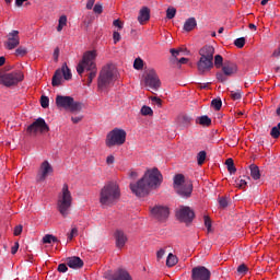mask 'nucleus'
Instances as JSON below:
<instances>
[{
  "mask_svg": "<svg viewBox=\"0 0 280 280\" xmlns=\"http://www.w3.org/2000/svg\"><path fill=\"white\" fill-rule=\"evenodd\" d=\"M163 183V174L159 168L147 170L143 177L137 183L130 184V189L138 198H144L152 189H159Z\"/></svg>",
  "mask_w": 280,
  "mask_h": 280,
  "instance_id": "obj_1",
  "label": "nucleus"
},
{
  "mask_svg": "<svg viewBox=\"0 0 280 280\" xmlns=\"http://www.w3.org/2000/svg\"><path fill=\"white\" fill-rule=\"evenodd\" d=\"M97 58V50H88L83 54L82 59L77 66V72L82 75L84 71H89L88 86L93 83V80L97 77V65L95 60Z\"/></svg>",
  "mask_w": 280,
  "mask_h": 280,
  "instance_id": "obj_2",
  "label": "nucleus"
},
{
  "mask_svg": "<svg viewBox=\"0 0 280 280\" xmlns=\"http://www.w3.org/2000/svg\"><path fill=\"white\" fill-rule=\"evenodd\" d=\"M121 198V189L116 182H108L100 191V203L103 207H113Z\"/></svg>",
  "mask_w": 280,
  "mask_h": 280,
  "instance_id": "obj_3",
  "label": "nucleus"
},
{
  "mask_svg": "<svg viewBox=\"0 0 280 280\" xmlns=\"http://www.w3.org/2000/svg\"><path fill=\"white\" fill-rule=\"evenodd\" d=\"M71 205H73V196L71 195V190H69V185L63 184L61 191L57 197V211H59L62 218L69 215Z\"/></svg>",
  "mask_w": 280,
  "mask_h": 280,
  "instance_id": "obj_4",
  "label": "nucleus"
},
{
  "mask_svg": "<svg viewBox=\"0 0 280 280\" xmlns=\"http://www.w3.org/2000/svg\"><path fill=\"white\" fill-rule=\"evenodd\" d=\"M116 80L117 69L113 65H106L102 68L100 72L97 88L101 91H104V89H108V86L115 84Z\"/></svg>",
  "mask_w": 280,
  "mask_h": 280,
  "instance_id": "obj_5",
  "label": "nucleus"
},
{
  "mask_svg": "<svg viewBox=\"0 0 280 280\" xmlns=\"http://www.w3.org/2000/svg\"><path fill=\"white\" fill-rule=\"evenodd\" d=\"M173 187L182 198H190L194 191V184L191 182H185V175L183 174L174 176Z\"/></svg>",
  "mask_w": 280,
  "mask_h": 280,
  "instance_id": "obj_6",
  "label": "nucleus"
},
{
  "mask_svg": "<svg viewBox=\"0 0 280 280\" xmlns=\"http://www.w3.org/2000/svg\"><path fill=\"white\" fill-rule=\"evenodd\" d=\"M55 102L58 108H63L70 113H80V110H82V104L75 102L71 96H62L58 94Z\"/></svg>",
  "mask_w": 280,
  "mask_h": 280,
  "instance_id": "obj_7",
  "label": "nucleus"
},
{
  "mask_svg": "<svg viewBox=\"0 0 280 280\" xmlns=\"http://www.w3.org/2000/svg\"><path fill=\"white\" fill-rule=\"evenodd\" d=\"M126 130L120 128H114L109 131L105 139L106 148H115V145H124L126 143Z\"/></svg>",
  "mask_w": 280,
  "mask_h": 280,
  "instance_id": "obj_8",
  "label": "nucleus"
},
{
  "mask_svg": "<svg viewBox=\"0 0 280 280\" xmlns=\"http://www.w3.org/2000/svg\"><path fill=\"white\" fill-rule=\"evenodd\" d=\"M23 80H25V74H23V71L21 70L5 74L0 72V84H3V86H16V84H19V82H23Z\"/></svg>",
  "mask_w": 280,
  "mask_h": 280,
  "instance_id": "obj_9",
  "label": "nucleus"
},
{
  "mask_svg": "<svg viewBox=\"0 0 280 280\" xmlns=\"http://www.w3.org/2000/svg\"><path fill=\"white\" fill-rule=\"evenodd\" d=\"M144 86L152 89V91H159L161 89V79L154 69H149L143 74Z\"/></svg>",
  "mask_w": 280,
  "mask_h": 280,
  "instance_id": "obj_10",
  "label": "nucleus"
},
{
  "mask_svg": "<svg viewBox=\"0 0 280 280\" xmlns=\"http://www.w3.org/2000/svg\"><path fill=\"white\" fill-rule=\"evenodd\" d=\"M176 218L179 222H184L185 224H191L194 222V218H196V213L194 210L187 206H182L176 211Z\"/></svg>",
  "mask_w": 280,
  "mask_h": 280,
  "instance_id": "obj_11",
  "label": "nucleus"
},
{
  "mask_svg": "<svg viewBox=\"0 0 280 280\" xmlns=\"http://www.w3.org/2000/svg\"><path fill=\"white\" fill-rule=\"evenodd\" d=\"M28 135H43V132H49V126L43 118H37L33 124L27 127Z\"/></svg>",
  "mask_w": 280,
  "mask_h": 280,
  "instance_id": "obj_12",
  "label": "nucleus"
},
{
  "mask_svg": "<svg viewBox=\"0 0 280 280\" xmlns=\"http://www.w3.org/2000/svg\"><path fill=\"white\" fill-rule=\"evenodd\" d=\"M21 45V36L19 35V31L13 30L7 35V40L4 42L5 49L12 51V49H16Z\"/></svg>",
  "mask_w": 280,
  "mask_h": 280,
  "instance_id": "obj_13",
  "label": "nucleus"
},
{
  "mask_svg": "<svg viewBox=\"0 0 280 280\" xmlns=\"http://www.w3.org/2000/svg\"><path fill=\"white\" fill-rule=\"evenodd\" d=\"M191 280H211V271L205 266L191 269Z\"/></svg>",
  "mask_w": 280,
  "mask_h": 280,
  "instance_id": "obj_14",
  "label": "nucleus"
},
{
  "mask_svg": "<svg viewBox=\"0 0 280 280\" xmlns=\"http://www.w3.org/2000/svg\"><path fill=\"white\" fill-rule=\"evenodd\" d=\"M151 215L159 220V222H165L170 218V208L165 206H155L151 209Z\"/></svg>",
  "mask_w": 280,
  "mask_h": 280,
  "instance_id": "obj_15",
  "label": "nucleus"
},
{
  "mask_svg": "<svg viewBox=\"0 0 280 280\" xmlns=\"http://www.w3.org/2000/svg\"><path fill=\"white\" fill-rule=\"evenodd\" d=\"M54 173V167L49 164L48 161H44L39 167V172L37 175V180H45L49 174Z\"/></svg>",
  "mask_w": 280,
  "mask_h": 280,
  "instance_id": "obj_16",
  "label": "nucleus"
},
{
  "mask_svg": "<svg viewBox=\"0 0 280 280\" xmlns=\"http://www.w3.org/2000/svg\"><path fill=\"white\" fill-rule=\"evenodd\" d=\"M197 68L199 73H207V71L213 69V59L200 57L199 61L197 62Z\"/></svg>",
  "mask_w": 280,
  "mask_h": 280,
  "instance_id": "obj_17",
  "label": "nucleus"
},
{
  "mask_svg": "<svg viewBox=\"0 0 280 280\" xmlns=\"http://www.w3.org/2000/svg\"><path fill=\"white\" fill-rule=\"evenodd\" d=\"M115 242H116V248H124L126 244L128 243V235L121 230H117L114 234Z\"/></svg>",
  "mask_w": 280,
  "mask_h": 280,
  "instance_id": "obj_18",
  "label": "nucleus"
},
{
  "mask_svg": "<svg viewBox=\"0 0 280 280\" xmlns=\"http://www.w3.org/2000/svg\"><path fill=\"white\" fill-rule=\"evenodd\" d=\"M222 71L224 72V75H235V73H237V63L233 61H224Z\"/></svg>",
  "mask_w": 280,
  "mask_h": 280,
  "instance_id": "obj_19",
  "label": "nucleus"
},
{
  "mask_svg": "<svg viewBox=\"0 0 280 280\" xmlns=\"http://www.w3.org/2000/svg\"><path fill=\"white\" fill-rule=\"evenodd\" d=\"M106 279L109 280H132V277H130V273L124 269H119L115 272L114 276H105Z\"/></svg>",
  "mask_w": 280,
  "mask_h": 280,
  "instance_id": "obj_20",
  "label": "nucleus"
},
{
  "mask_svg": "<svg viewBox=\"0 0 280 280\" xmlns=\"http://www.w3.org/2000/svg\"><path fill=\"white\" fill-rule=\"evenodd\" d=\"M215 54V48L211 45H206L199 50V56L202 58H208L210 60H213V56Z\"/></svg>",
  "mask_w": 280,
  "mask_h": 280,
  "instance_id": "obj_21",
  "label": "nucleus"
},
{
  "mask_svg": "<svg viewBox=\"0 0 280 280\" xmlns=\"http://www.w3.org/2000/svg\"><path fill=\"white\" fill-rule=\"evenodd\" d=\"M67 266H69V268L78 270L84 266V261L81 260V258L78 256H72L67 258Z\"/></svg>",
  "mask_w": 280,
  "mask_h": 280,
  "instance_id": "obj_22",
  "label": "nucleus"
},
{
  "mask_svg": "<svg viewBox=\"0 0 280 280\" xmlns=\"http://www.w3.org/2000/svg\"><path fill=\"white\" fill-rule=\"evenodd\" d=\"M147 21H150V9L148 7H143L138 15V22L140 25H144Z\"/></svg>",
  "mask_w": 280,
  "mask_h": 280,
  "instance_id": "obj_23",
  "label": "nucleus"
},
{
  "mask_svg": "<svg viewBox=\"0 0 280 280\" xmlns=\"http://www.w3.org/2000/svg\"><path fill=\"white\" fill-rule=\"evenodd\" d=\"M62 71L60 70H56L54 77H52V81H51V85L52 86H60L62 85Z\"/></svg>",
  "mask_w": 280,
  "mask_h": 280,
  "instance_id": "obj_24",
  "label": "nucleus"
},
{
  "mask_svg": "<svg viewBox=\"0 0 280 280\" xmlns=\"http://www.w3.org/2000/svg\"><path fill=\"white\" fill-rule=\"evenodd\" d=\"M197 25H198V23L196 22V19L190 18V19L186 20V22L184 23V31L191 32Z\"/></svg>",
  "mask_w": 280,
  "mask_h": 280,
  "instance_id": "obj_25",
  "label": "nucleus"
},
{
  "mask_svg": "<svg viewBox=\"0 0 280 280\" xmlns=\"http://www.w3.org/2000/svg\"><path fill=\"white\" fill-rule=\"evenodd\" d=\"M250 170V176L254 178V180H259L261 178V173L259 172V166L252 164L249 166Z\"/></svg>",
  "mask_w": 280,
  "mask_h": 280,
  "instance_id": "obj_26",
  "label": "nucleus"
},
{
  "mask_svg": "<svg viewBox=\"0 0 280 280\" xmlns=\"http://www.w3.org/2000/svg\"><path fill=\"white\" fill-rule=\"evenodd\" d=\"M178 264V257L172 253L168 254L166 258V266L167 268H174Z\"/></svg>",
  "mask_w": 280,
  "mask_h": 280,
  "instance_id": "obj_27",
  "label": "nucleus"
},
{
  "mask_svg": "<svg viewBox=\"0 0 280 280\" xmlns=\"http://www.w3.org/2000/svg\"><path fill=\"white\" fill-rule=\"evenodd\" d=\"M93 21H94L93 15H92V14H86V15L83 18L82 26H83L85 30H89V27H91V25L93 24Z\"/></svg>",
  "mask_w": 280,
  "mask_h": 280,
  "instance_id": "obj_28",
  "label": "nucleus"
},
{
  "mask_svg": "<svg viewBox=\"0 0 280 280\" xmlns=\"http://www.w3.org/2000/svg\"><path fill=\"white\" fill-rule=\"evenodd\" d=\"M67 15H61L58 20V25H57V32H62V30H65V27H67Z\"/></svg>",
  "mask_w": 280,
  "mask_h": 280,
  "instance_id": "obj_29",
  "label": "nucleus"
},
{
  "mask_svg": "<svg viewBox=\"0 0 280 280\" xmlns=\"http://www.w3.org/2000/svg\"><path fill=\"white\" fill-rule=\"evenodd\" d=\"M61 75H63V80H71L72 74H71V69L65 63L61 68Z\"/></svg>",
  "mask_w": 280,
  "mask_h": 280,
  "instance_id": "obj_30",
  "label": "nucleus"
},
{
  "mask_svg": "<svg viewBox=\"0 0 280 280\" xmlns=\"http://www.w3.org/2000/svg\"><path fill=\"white\" fill-rule=\"evenodd\" d=\"M140 113L143 117H152V115H154V110H152V107L148 105H143L140 109Z\"/></svg>",
  "mask_w": 280,
  "mask_h": 280,
  "instance_id": "obj_31",
  "label": "nucleus"
},
{
  "mask_svg": "<svg viewBox=\"0 0 280 280\" xmlns=\"http://www.w3.org/2000/svg\"><path fill=\"white\" fill-rule=\"evenodd\" d=\"M225 165L230 174H235V172H237V168H235V163L233 162V159H228L225 161Z\"/></svg>",
  "mask_w": 280,
  "mask_h": 280,
  "instance_id": "obj_32",
  "label": "nucleus"
},
{
  "mask_svg": "<svg viewBox=\"0 0 280 280\" xmlns=\"http://www.w3.org/2000/svg\"><path fill=\"white\" fill-rule=\"evenodd\" d=\"M205 161H207V152L206 151H200L197 154V163H198V165H203Z\"/></svg>",
  "mask_w": 280,
  "mask_h": 280,
  "instance_id": "obj_33",
  "label": "nucleus"
},
{
  "mask_svg": "<svg viewBox=\"0 0 280 280\" xmlns=\"http://www.w3.org/2000/svg\"><path fill=\"white\" fill-rule=\"evenodd\" d=\"M270 137H272V139H279V137H280V122L271 129Z\"/></svg>",
  "mask_w": 280,
  "mask_h": 280,
  "instance_id": "obj_34",
  "label": "nucleus"
},
{
  "mask_svg": "<svg viewBox=\"0 0 280 280\" xmlns=\"http://www.w3.org/2000/svg\"><path fill=\"white\" fill-rule=\"evenodd\" d=\"M223 62H224V58H222L221 55H215L214 56V66H215L217 69L222 68L223 65H224Z\"/></svg>",
  "mask_w": 280,
  "mask_h": 280,
  "instance_id": "obj_35",
  "label": "nucleus"
},
{
  "mask_svg": "<svg viewBox=\"0 0 280 280\" xmlns=\"http://www.w3.org/2000/svg\"><path fill=\"white\" fill-rule=\"evenodd\" d=\"M198 124L200 126H209L211 124V118L209 116H201L197 119Z\"/></svg>",
  "mask_w": 280,
  "mask_h": 280,
  "instance_id": "obj_36",
  "label": "nucleus"
},
{
  "mask_svg": "<svg viewBox=\"0 0 280 280\" xmlns=\"http://www.w3.org/2000/svg\"><path fill=\"white\" fill-rule=\"evenodd\" d=\"M15 56H20L21 58H23L24 56H27V48L23 47V46H19L15 49Z\"/></svg>",
  "mask_w": 280,
  "mask_h": 280,
  "instance_id": "obj_37",
  "label": "nucleus"
},
{
  "mask_svg": "<svg viewBox=\"0 0 280 280\" xmlns=\"http://www.w3.org/2000/svg\"><path fill=\"white\" fill-rule=\"evenodd\" d=\"M133 69H136L137 71H141V69H143V59L136 58L133 61Z\"/></svg>",
  "mask_w": 280,
  "mask_h": 280,
  "instance_id": "obj_38",
  "label": "nucleus"
},
{
  "mask_svg": "<svg viewBox=\"0 0 280 280\" xmlns=\"http://www.w3.org/2000/svg\"><path fill=\"white\" fill-rule=\"evenodd\" d=\"M51 242H58V238L51 234H47L43 237L44 244H51Z\"/></svg>",
  "mask_w": 280,
  "mask_h": 280,
  "instance_id": "obj_39",
  "label": "nucleus"
},
{
  "mask_svg": "<svg viewBox=\"0 0 280 280\" xmlns=\"http://www.w3.org/2000/svg\"><path fill=\"white\" fill-rule=\"evenodd\" d=\"M234 45L238 49H242V47H244L246 45V38L240 37V38L235 39Z\"/></svg>",
  "mask_w": 280,
  "mask_h": 280,
  "instance_id": "obj_40",
  "label": "nucleus"
},
{
  "mask_svg": "<svg viewBox=\"0 0 280 280\" xmlns=\"http://www.w3.org/2000/svg\"><path fill=\"white\" fill-rule=\"evenodd\" d=\"M150 100L154 106H158L159 108L163 106V101L160 97L151 96Z\"/></svg>",
  "mask_w": 280,
  "mask_h": 280,
  "instance_id": "obj_41",
  "label": "nucleus"
},
{
  "mask_svg": "<svg viewBox=\"0 0 280 280\" xmlns=\"http://www.w3.org/2000/svg\"><path fill=\"white\" fill-rule=\"evenodd\" d=\"M211 105L213 106V108L215 110H220V108H222V101L214 98V100H212Z\"/></svg>",
  "mask_w": 280,
  "mask_h": 280,
  "instance_id": "obj_42",
  "label": "nucleus"
},
{
  "mask_svg": "<svg viewBox=\"0 0 280 280\" xmlns=\"http://www.w3.org/2000/svg\"><path fill=\"white\" fill-rule=\"evenodd\" d=\"M230 96L232 97V100L237 101V100H242V91H231L230 92Z\"/></svg>",
  "mask_w": 280,
  "mask_h": 280,
  "instance_id": "obj_43",
  "label": "nucleus"
},
{
  "mask_svg": "<svg viewBox=\"0 0 280 280\" xmlns=\"http://www.w3.org/2000/svg\"><path fill=\"white\" fill-rule=\"evenodd\" d=\"M174 16H176V9H174V8H168V9L166 10V18H167L168 20H172V19H174Z\"/></svg>",
  "mask_w": 280,
  "mask_h": 280,
  "instance_id": "obj_44",
  "label": "nucleus"
},
{
  "mask_svg": "<svg viewBox=\"0 0 280 280\" xmlns=\"http://www.w3.org/2000/svg\"><path fill=\"white\" fill-rule=\"evenodd\" d=\"M40 106H42V108H49V97L42 96L40 97Z\"/></svg>",
  "mask_w": 280,
  "mask_h": 280,
  "instance_id": "obj_45",
  "label": "nucleus"
},
{
  "mask_svg": "<svg viewBox=\"0 0 280 280\" xmlns=\"http://www.w3.org/2000/svg\"><path fill=\"white\" fill-rule=\"evenodd\" d=\"M73 237H78V228L71 229V232L68 234V242H71Z\"/></svg>",
  "mask_w": 280,
  "mask_h": 280,
  "instance_id": "obj_46",
  "label": "nucleus"
},
{
  "mask_svg": "<svg viewBox=\"0 0 280 280\" xmlns=\"http://www.w3.org/2000/svg\"><path fill=\"white\" fill-rule=\"evenodd\" d=\"M237 272L240 275H246L248 272V267L245 264H242L237 267Z\"/></svg>",
  "mask_w": 280,
  "mask_h": 280,
  "instance_id": "obj_47",
  "label": "nucleus"
},
{
  "mask_svg": "<svg viewBox=\"0 0 280 280\" xmlns=\"http://www.w3.org/2000/svg\"><path fill=\"white\" fill-rule=\"evenodd\" d=\"M113 40H114V45H117L119 43V40H121V34H119V32L114 31L113 32Z\"/></svg>",
  "mask_w": 280,
  "mask_h": 280,
  "instance_id": "obj_48",
  "label": "nucleus"
},
{
  "mask_svg": "<svg viewBox=\"0 0 280 280\" xmlns=\"http://www.w3.org/2000/svg\"><path fill=\"white\" fill-rule=\"evenodd\" d=\"M93 12L95 14H102V12H104V7H102L100 3H96L93 8Z\"/></svg>",
  "mask_w": 280,
  "mask_h": 280,
  "instance_id": "obj_49",
  "label": "nucleus"
},
{
  "mask_svg": "<svg viewBox=\"0 0 280 280\" xmlns=\"http://www.w3.org/2000/svg\"><path fill=\"white\" fill-rule=\"evenodd\" d=\"M203 220H205V226L207 228L208 233H210V231H211V218H209L208 215H205Z\"/></svg>",
  "mask_w": 280,
  "mask_h": 280,
  "instance_id": "obj_50",
  "label": "nucleus"
},
{
  "mask_svg": "<svg viewBox=\"0 0 280 280\" xmlns=\"http://www.w3.org/2000/svg\"><path fill=\"white\" fill-rule=\"evenodd\" d=\"M226 74H224V72H217V80L219 82H226Z\"/></svg>",
  "mask_w": 280,
  "mask_h": 280,
  "instance_id": "obj_51",
  "label": "nucleus"
},
{
  "mask_svg": "<svg viewBox=\"0 0 280 280\" xmlns=\"http://www.w3.org/2000/svg\"><path fill=\"white\" fill-rule=\"evenodd\" d=\"M219 205L222 209H225V207H229V201L226 200V198L221 197L219 198Z\"/></svg>",
  "mask_w": 280,
  "mask_h": 280,
  "instance_id": "obj_52",
  "label": "nucleus"
},
{
  "mask_svg": "<svg viewBox=\"0 0 280 280\" xmlns=\"http://www.w3.org/2000/svg\"><path fill=\"white\" fill-rule=\"evenodd\" d=\"M165 257V248H161L160 250L156 252V259L158 261H161Z\"/></svg>",
  "mask_w": 280,
  "mask_h": 280,
  "instance_id": "obj_53",
  "label": "nucleus"
},
{
  "mask_svg": "<svg viewBox=\"0 0 280 280\" xmlns=\"http://www.w3.org/2000/svg\"><path fill=\"white\" fill-rule=\"evenodd\" d=\"M23 233V225H16L13 231V235L19 236Z\"/></svg>",
  "mask_w": 280,
  "mask_h": 280,
  "instance_id": "obj_54",
  "label": "nucleus"
},
{
  "mask_svg": "<svg viewBox=\"0 0 280 280\" xmlns=\"http://www.w3.org/2000/svg\"><path fill=\"white\" fill-rule=\"evenodd\" d=\"M113 25L114 27H118V30H124V22L120 20H114Z\"/></svg>",
  "mask_w": 280,
  "mask_h": 280,
  "instance_id": "obj_55",
  "label": "nucleus"
},
{
  "mask_svg": "<svg viewBox=\"0 0 280 280\" xmlns=\"http://www.w3.org/2000/svg\"><path fill=\"white\" fill-rule=\"evenodd\" d=\"M19 253V242H15L14 245L11 247V254L16 255Z\"/></svg>",
  "mask_w": 280,
  "mask_h": 280,
  "instance_id": "obj_56",
  "label": "nucleus"
},
{
  "mask_svg": "<svg viewBox=\"0 0 280 280\" xmlns=\"http://www.w3.org/2000/svg\"><path fill=\"white\" fill-rule=\"evenodd\" d=\"M69 270V268L67 267V265H65V264H60L59 266H58V271L59 272H67Z\"/></svg>",
  "mask_w": 280,
  "mask_h": 280,
  "instance_id": "obj_57",
  "label": "nucleus"
},
{
  "mask_svg": "<svg viewBox=\"0 0 280 280\" xmlns=\"http://www.w3.org/2000/svg\"><path fill=\"white\" fill-rule=\"evenodd\" d=\"M93 5H95V0H88L86 10H93Z\"/></svg>",
  "mask_w": 280,
  "mask_h": 280,
  "instance_id": "obj_58",
  "label": "nucleus"
},
{
  "mask_svg": "<svg viewBox=\"0 0 280 280\" xmlns=\"http://www.w3.org/2000/svg\"><path fill=\"white\" fill-rule=\"evenodd\" d=\"M106 163H107V165H113V163H115V156L114 155H108L106 158Z\"/></svg>",
  "mask_w": 280,
  "mask_h": 280,
  "instance_id": "obj_59",
  "label": "nucleus"
},
{
  "mask_svg": "<svg viewBox=\"0 0 280 280\" xmlns=\"http://www.w3.org/2000/svg\"><path fill=\"white\" fill-rule=\"evenodd\" d=\"M71 121H72V124H80V121H82V116L72 117Z\"/></svg>",
  "mask_w": 280,
  "mask_h": 280,
  "instance_id": "obj_60",
  "label": "nucleus"
},
{
  "mask_svg": "<svg viewBox=\"0 0 280 280\" xmlns=\"http://www.w3.org/2000/svg\"><path fill=\"white\" fill-rule=\"evenodd\" d=\"M246 185H248V182H246V179H240L238 186L244 189V187H246Z\"/></svg>",
  "mask_w": 280,
  "mask_h": 280,
  "instance_id": "obj_61",
  "label": "nucleus"
},
{
  "mask_svg": "<svg viewBox=\"0 0 280 280\" xmlns=\"http://www.w3.org/2000/svg\"><path fill=\"white\" fill-rule=\"evenodd\" d=\"M171 54H172V56H173L174 58H176V57L180 54V50H177V49L172 48V49H171Z\"/></svg>",
  "mask_w": 280,
  "mask_h": 280,
  "instance_id": "obj_62",
  "label": "nucleus"
},
{
  "mask_svg": "<svg viewBox=\"0 0 280 280\" xmlns=\"http://www.w3.org/2000/svg\"><path fill=\"white\" fill-rule=\"evenodd\" d=\"M129 176H130V178H137V176H139V173H137V171H131L129 173Z\"/></svg>",
  "mask_w": 280,
  "mask_h": 280,
  "instance_id": "obj_63",
  "label": "nucleus"
},
{
  "mask_svg": "<svg viewBox=\"0 0 280 280\" xmlns=\"http://www.w3.org/2000/svg\"><path fill=\"white\" fill-rule=\"evenodd\" d=\"M187 62H189V59L183 57L179 59V65H187Z\"/></svg>",
  "mask_w": 280,
  "mask_h": 280,
  "instance_id": "obj_64",
  "label": "nucleus"
}]
</instances>
